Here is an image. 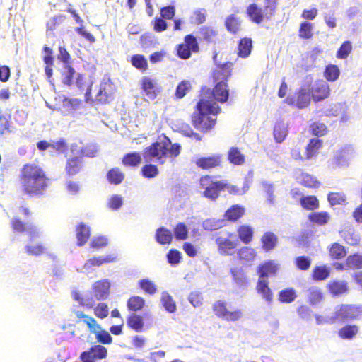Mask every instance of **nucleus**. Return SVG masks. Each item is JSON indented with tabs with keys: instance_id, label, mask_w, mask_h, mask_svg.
Listing matches in <instances>:
<instances>
[{
	"instance_id": "e433bc0d",
	"label": "nucleus",
	"mask_w": 362,
	"mask_h": 362,
	"mask_svg": "<svg viewBox=\"0 0 362 362\" xmlns=\"http://www.w3.org/2000/svg\"><path fill=\"white\" fill-rule=\"evenodd\" d=\"M297 291L293 288H286L278 293V300L282 303H291L297 298Z\"/></svg>"
},
{
	"instance_id": "5fc2aeb1",
	"label": "nucleus",
	"mask_w": 362,
	"mask_h": 362,
	"mask_svg": "<svg viewBox=\"0 0 362 362\" xmlns=\"http://www.w3.org/2000/svg\"><path fill=\"white\" fill-rule=\"evenodd\" d=\"M139 286L149 295H153L157 292V286L148 279H141L139 281Z\"/></svg>"
},
{
	"instance_id": "6e6552de",
	"label": "nucleus",
	"mask_w": 362,
	"mask_h": 362,
	"mask_svg": "<svg viewBox=\"0 0 362 362\" xmlns=\"http://www.w3.org/2000/svg\"><path fill=\"white\" fill-rule=\"evenodd\" d=\"M361 310L359 307L352 304H341L335 307L334 315L330 320L334 322L337 320H354L359 317Z\"/></svg>"
},
{
	"instance_id": "39448f33",
	"label": "nucleus",
	"mask_w": 362,
	"mask_h": 362,
	"mask_svg": "<svg viewBox=\"0 0 362 362\" xmlns=\"http://www.w3.org/2000/svg\"><path fill=\"white\" fill-rule=\"evenodd\" d=\"M262 8L256 4H251L246 8V14L250 21L256 24L262 23L264 20L270 21L276 12V8L272 3L264 0Z\"/></svg>"
},
{
	"instance_id": "de8ad7c7",
	"label": "nucleus",
	"mask_w": 362,
	"mask_h": 362,
	"mask_svg": "<svg viewBox=\"0 0 362 362\" xmlns=\"http://www.w3.org/2000/svg\"><path fill=\"white\" fill-rule=\"evenodd\" d=\"M313 23L308 21H303L300 24L298 30V36L303 40H309L313 36Z\"/></svg>"
},
{
	"instance_id": "423d86ee",
	"label": "nucleus",
	"mask_w": 362,
	"mask_h": 362,
	"mask_svg": "<svg viewBox=\"0 0 362 362\" xmlns=\"http://www.w3.org/2000/svg\"><path fill=\"white\" fill-rule=\"evenodd\" d=\"M199 183L202 188L204 189V196L211 200L216 199L219 197L220 192L223 190L226 185L221 181L212 182V177L210 175L202 176Z\"/></svg>"
},
{
	"instance_id": "393cba45",
	"label": "nucleus",
	"mask_w": 362,
	"mask_h": 362,
	"mask_svg": "<svg viewBox=\"0 0 362 362\" xmlns=\"http://www.w3.org/2000/svg\"><path fill=\"white\" fill-rule=\"evenodd\" d=\"M278 240L275 233L270 231L265 232L260 239L263 250L265 252L273 250L277 245Z\"/></svg>"
},
{
	"instance_id": "dca6fc26",
	"label": "nucleus",
	"mask_w": 362,
	"mask_h": 362,
	"mask_svg": "<svg viewBox=\"0 0 362 362\" xmlns=\"http://www.w3.org/2000/svg\"><path fill=\"white\" fill-rule=\"evenodd\" d=\"M214 86L211 91L210 88H203L202 93L212 94L214 98L221 103H226L229 96V90L228 88V83H214Z\"/></svg>"
},
{
	"instance_id": "f3484780",
	"label": "nucleus",
	"mask_w": 362,
	"mask_h": 362,
	"mask_svg": "<svg viewBox=\"0 0 362 362\" xmlns=\"http://www.w3.org/2000/svg\"><path fill=\"white\" fill-rule=\"evenodd\" d=\"M84 163L83 156H73L69 158L65 164V173L69 177H74L80 173L83 169Z\"/></svg>"
},
{
	"instance_id": "4d7b16f0",
	"label": "nucleus",
	"mask_w": 362,
	"mask_h": 362,
	"mask_svg": "<svg viewBox=\"0 0 362 362\" xmlns=\"http://www.w3.org/2000/svg\"><path fill=\"white\" fill-rule=\"evenodd\" d=\"M161 303L168 312L174 313L176 310L177 306L175 302L169 293L166 292L162 293Z\"/></svg>"
},
{
	"instance_id": "7c9ffc66",
	"label": "nucleus",
	"mask_w": 362,
	"mask_h": 362,
	"mask_svg": "<svg viewBox=\"0 0 362 362\" xmlns=\"http://www.w3.org/2000/svg\"><path fill=\"white\" fill-rule=\"evenodd\" d=\"M228 161L235 165H242L245 163V156L237 146H232L228 152Z\"/></svg>"
},
{
	"instance_id": "13d9d810",
	"label": "nucleus",
	"mask_w": 362,
	"mask_h": 362,
	"mask_svg": "<svg viewBox=\"0 0 362 362\" xmlns=\"http://www.w3.org/2000/svg\"><path fill=\"white\" fill-rule=\"evenodd\" d=\"M327 199L332 206L344 205L346 204V197L341 192H329L327 195Z\"/></svg>"
},
{
	"instance_id": "4468645a",
	"label": "nucleus",
	"mask_w": 362,
	"mask_h": 362,
	"mask_svg": "<svg viewBox=\"0 0 362 362\" xmlns=\"http://www.w3.org/2000/svg\"><path fill=\"white\" fill-rule=\"evenodd\" d=\"M107 354V349L102 345H94L88 351L81 354L83 362H96L98 360L105 358Z\"/></svg>"
},
{
	"instance_id": "e2e57ef3",
	"label": "nucleus",
	"mask_w": 362,
	"mask_h": 362,
	"mask_svg": "<svg viewBox=\"0 0 362 362\" xmlns=\"http://www.w3.org/2000/svg\"><path fill=\"white\" fill-rule=\"evenodd\" d=\"M158 169L156 165L146 164L141 168V173L146 178H153L158 175Z\"/></svg>"
},
{
	"instance_id": "09e8293b",
	"label": "nucleus",
	"mask_w": 362,
	"mask_h": 362,
	"mask_svg": "<svg viewBox=\"0 0 362 362\" xmlns=\"http://www.w3.org/2000/svg\"><path fill=\"white\" fill-rule=\"evenodd\" d=\"M64 69L62 73V83L66 86H71L74 82L76 71L71 64L64 65Z\"/></svg>"
},
{
	"instance_id": "f8f14e48",
	"label": "nucleus",
	"mask_w": 362,
	"mask_h": 362,
	"mask_svg": "<svg viewBox=\"0 0 362 362\" xmlns=\"http://www.w3.org/2000/svg\"><path fill=\"white\" fill-rule=\"evenodd\" d=\"M280 270V264L275 260H267L259 264L257 267L258 279H264L266 277L275 276Z\"/></svg>"
},
{
	"instance_id": "7ed1b4c3",
	"label": "nucleus",
	"mask_w": 362,
	"mask_h": 362,
	"mask_svg": "<svg viewBox=\"0 0 362 362\" xmlns=\"http://www.w3.org/2000/svg\"><path fill=\"white\" fill-rule=\"evenodd\" d=\"M74 314L77 318L76 322L77 324L81 322L85 324L88 327L89 332L95 335V339L98 343L110 344L112 342V337L110 333L103 329L94 317L86 315L81 310L74 311Z\"/></svg>"
},
{
	"instance_id": "0e129e2a",
	"label": "nucleus",
	"mask_w": 362,
	"mask_h": 362,
	"mask_svg": "<svg viewBox=\"0 0 362 362\" xmlns=\"http://www.w3.org/2000/svg\"><path fill=\"white\" fill-rule=\"evenodd\" d=\"M227 310L228 304L225 300H218L212 305L214 314L218 318H220Z\"/></svg>"
},
{
	"instance_id": "a878e982",
	"label": "nucleus",
	"mask_w": 362,
	"mask_h": 362,
	"mask_svg": "<svg viewBox=\"0 0 362 362\" xmlns=\"http://www.w3.org/2000/svg\"><path fill=\"white\" fill-rule=\"evenodd\" d=\"M237 233L240 240L245 245L250 243L254 238V228L247 224H243L238 227Z\"/></svg>"
},
{
	"instance_id": "c85d7f7f",
	"label": "nucleus",
	"mask_w": 362,
	"mask_h": 362,
	"mask_svg": "<svg viewBox=\"0 0 362 362\" xmlns=\"http://www.w3.org/2000/svg\"><path fill=\"white\" fill-rule=\"evenodd\" d=\"M117 259V256L116 255H109L105 257H93L88 259L85 264V267L92 268L95 267H100L104 264H109L116 262Z\"/></svg>"
},
{
	"instance_id": "a211bd4d",
	"label": "nucleus",
	"mask_w": 362,
	"mask_h": 362,
	"mask_svg": "<svg viewBox=\"0 0 362 362\" xmlns=\"http://www.w3.org/2000/svg\"><path fill=\"white\" fill-rule=\"evenodd\" d=\"M141 89L150 100H154L160 92V88L155 80L148 76H144L141 81Z\"/></svg>"
},
{
	"instance_id": "f257e3e1",
	"label": "nucleus",
	"mask_w": 362,
	"mask_h": 362,
	"mask_svg": "<svg viewBox=\"0 0 362 362\" xmlns=\"http://www.w3.org/2000/svg\"><path fill=\"white\" fill-rule=\"evenodd\" d=\"M18 180L22 192L28 197L42 196L49 185L45 171L34 163H27L23 165Z\"/></svg>"
},
{
	"instance_id": "0eeeda50",
	"label": "nucleus",
	"mask_w": 362,
	"mask_h": 362,
	"mask_svg": "<svg viewBox=\"0 0 362 362\" xmlns=\"http://www.w3.org/2000/svg\"><path fill=\"white\" fill-rule=\"evenodd\" d=\"M177 56L181 59H188L192 53L199 52V46L197 37L192 34L187 35L184 37V42L176 47Z\"/></svg>"
},
{
	"instance_id": "f03ea898",
	"label": "nucleus",
	"mask_w": 362,
	"mask_h": 362,
	"mask_svg": "<svg viewBox=\"0 0 362 362\" xmlns=\"http://www.w3.org/2000/svg\"><path fill=\"white\" fill-rule=\"evenodd\" d=\"M221 108L216 102L201 98L192 114L191 121L194 127L204 134L211 130L216 125L217 115Z\"/></svg>"
},
{
	"instance_id": "1a4fd4ad",
	"label": "nucleus",
	"mask_w": 362,
	"mask_h": 362,
	"mask_svg": "<svg viewBox=\"0 0 362 362\" xmlns=\"http://www.w3.org/2000/svg\"><path fill=\"white\" fill-rule=\"evenodd\" d=\"M216 244L221 255H231L238 246V240L233 233L226 232L216 239Z\"/></svg>"
},
{
	"instance_id": "9b49d317",
	"label": "nucleus",
	"mask_w": 362,
	"mask_h": 362,
	"mask_svg": "<svg viewBox=\"0 0 362 362\" xmlns=\"http://www.w3.org/2000/svg\"><path fill=\"white\" fill-rule=\"evenodd\" d=\"M311 98L315 103L322 101L330 95L329 85L324 80H317L308 89Z\"/></svg>"
},
{
	"instance_id": "cd10ccee",
	"label": "nucleus",
	"mask_w": 362,
	"mask_h": 362,
	"mask_svg": "<svg viewBox=\"0 0 362 362\" xmlns=\"http://www.w3.org/2000/svg\"><path fill=\"white\" fill-rule=\"evenodd\" d=\"M327 288L332 296L342 295L349 291L348 283L346 281H331L327 284Z\"/></svg>"
},
{
	"instance_id": "ea45409f",
	"label": "nucleus",
	"mask_w": 362,
	"mask_h": 362,
	"mask_svg": "<svg viewBox=\"0 0 362 362\" xmlns=\"http://www.w3.org/2000/svg\"><path fill=\"white\" fill-rule=\"evenodd\" d=\"M300 203L305 210L314 211L319 208L320 202L318 199L314 195L303 196L300 199Z\"/></svg>"
},
{
	"instance_id": "8fccbe9b",
	"label": "nucleus",
	"mask_w": 362,
	"mask_h": 362,
	"mask_svg": "<svg viewBox=\"0 0 362 362\" xmlns=\"http://www.w3.org/2000/svg\"><path fill=\"white\" fill-rule=\"evenodd\" d=\"M81 105V100L78 98L64 97L62 100V106L68 112H74L77 110Z\"/></svg>"
},
{
	"instance_id": "a19ab883",
	"label": "nucleus",
	"mask_w": 362,
	"mask_h": 362,
	"mask_svg": "<svg viewBox=\"0 0 362 362\" xmlns=\"http://www.w3.org/2000/svg\"><path fill=\"white\" fill-rule=\"evenodd\" d=\"M230 273L233 277V281L239 286H247L249 283L248 279L245 272L238 267L232 268Z\"/></svg>"
},
{
	"instance_id": "20e7f679",
	"label": "nucleus",
	"mask_w": 362,
	"mask_h": 362,
	"mask_svg": "<svg viewBox=\"0 0 362 362\" xmlns=\"http://www.w3.org/2000/svg\"><path fill=\"white\" fill-rule=\"evenodd\" d=\"M170 141L166 138L162 141H156L143 151V158L146 162H156L163 165L168 157V146Z\"/></svg>"
},
{
	"instance_id": "6ab92c4d",
	"label": "nucleus",
	"mask_w": 362,
	"mask_h": 362,
	"mask_svg": "<svg viewBox=\"0 0 362 362\" xmlns=\"http://www.w3.org/2000/svg\"><path fill=\"white\" fill-rule=\"evenodd\" d=\"M113 97V85L110 81L101 82L99 90L96 95V100L100 103H107L112 100Z\"/></svg>"
},
{
	"instance_id": "473e14b6",
	"label": "nucleus",
	"mask_w": 362,
	"mask_h": 362,
	"mask_svg": "<svg viewBox=\"0 0 362 362\" xmlns=\"http://www.w3.org/2000/svg\"><path fill=\"white\" fill-rule=\"evenodd\" d=\"M106 177L111 185H118L124 181L125 175L119 168L115 167L107 171Z\"/></svg>"
},
{
	"instance_id": "c9c22d12",
	"label": "nucleus",
	"mask_w": 362,
	"mask_h": 362,
	"mask_svg": "<svg viewBox=\"0 0 362 362\" xmlns=\"http://www.w3.org/2000/svg\"><path fill=\"white\" fill-rule=\"evenodd\" d=\"M298 180L300 185L308 188L317 189L320 186V182L315 177L307 173L300 174Z\"/></svg>"
},
{
	"instance_id": "4c0bfd02",
	"label": "nucleus",
	"mask_w": 362,
	"mask_h": 362,
	"mask_svg": "<svg viewBox=\"0 0 362 362\" xmlns=\"http://www.w3.org/2000/svg\"><path fill=\"white\" fill-rule=\"evenodd\" d=\"M27 254L33 256H40L47 252V247L42 243H34L32 240L25 247Z\"/></svg>"
},
{
	"instance_id": "4be33fe9",
	"label": "nucleus",
	"mask_w": 362,
	"mask_h": 362,
	"mask_svg": "<svg viewBox=\"0 0 362 362\" xmlns=\"http://www.w3.org/2000/svg\"><path fill=\"white\" fill-rule=\"evenodd\" d=\"M256 291L262 298L268 303H271L274 299V294L269 286V281L266 279H258L256 284Z\"/></svg>"
},
{
	"instance_id": "864d4df0",
	"label": "nucleus",
	"mask_w": 362,
	"mask_h": 362,
	"mask_svg": "<svg viewBox=\"0 0 362 362\" xmlns=\"http://www.w3.org/2000/svg\"><path fill=\"white\" fill-rule=\"evenodd\" d=\"M329 252L330 257L335 259H342L346 255L344 247L337 243L331 245Z\"/></svg>"
},
{
	"instance_id": "58836bf2",
	"label": "nucleus",
	"mask_w": 362,
	"mask_h": 362,
	"mask_svg": "<svg viewBox=\"0 0 362 362\" xmlns=\"http://www.w3.org/2000/svg\"><path fill=\"white\" fill-rule=\"evenodd\" d=\"M122 163L126 167H137L141 163V154L137 151L127 153L123 156Z\"/></svg>"
},
{
	"instance_id": "774afa93",
	"label": "nucleus",
	"mask_w": 362,
	"mask_h": 362,
	"mask_svg": "<svg viewBox=\"0 0 362 362\" xmlns=\"http://www.w3.org/2000/svg\"><path fill=\"white\" fill-rule=\"evenodd\" d=\"M346 264L351 268H362V255L358 254H354L349 255L346 260Z\"/></svg>"
},
{
	"instance_id": "a18cd8bd",
	"label": "nucleus",
	"mask_w": 362,
	"mask_h": 362,
	"mask_svg": "<svg viewBox=\"0 0 362 362\" xmlns=\"http://www.w3.org/2000/svg\"><path fill=\"white\" fill-rule=\"evenodd\" d=\"M308 298L310 305H317L323 300L324 295L320 288L313 286L308 290Z\"/></svg>"
},
{
	"instance_id": "3c124183",
	"label": "nucleus",
	"mask_w": 362,
	"mask_h": 362,
	"mask_svg": "<svg viewBox=\"0 0 362 362\" xmlns=\"http://www.w3.org/2000/svg\"><path fill=\"white\" fill-rule=\"evenodd\" d=\"M352 50L353 46L351 42L349 40H346L337 51L336 57L338 59H346L352 52Z\"/></svg>"
},
{
	"instance_id": "6e6d98bb",
	"label": "nucleus",
	"mask_w": 362,
	"mask_h": 362,
	"mask_svg": "<svg viewBox=\"0 0 362 362\" xmlns=\"http://www.w3.org/2000/svg\"><path fill=\"white\" fill-rule=\"evenodd\" d=\"M131 62L133 66L141 71L148 69V62L144 55L136 54L132 57Z\"/></svg>"
},
{
	"instance_id": "b1692460",
	"label": "nucleus",
	"mask_w": 362,
	"mask_h": 362,
	"mask_svg": "<svg viewBox=\"0 0 362 362\" xmlns=\"http://www.w3.org/2000/svg\"><path fill=\"white\" fill-rule=\"evenodd\" d=\"M322 147V140L318 138H313L310 139L305 147V158L306 160H310L317 156Z\"/></svg>"
},
{
	"instance_id": "aec40b11",
	"label": "nucleus",
	"mask_w": 362,
	"mask_h": 362,
	"mask_svg": "<svg viewBox=\"0 0 362 362\" xmlns=\"http://www.w3.org/2000/svg\"><path fill=\"white\" fill-rule=\"evenodd\" d=\"M246 214L245 206L235 204L229 207L224 213L223 218L226 221L235 223L243 218Z\"/></svg>"
},
{
	"instance_id": "2eb2a0df",
	"label": "nucleus",
	"mask_w": 362,
	"mask_h": 362,
	"mask_svg": "<svg viewBox=\"0 0 362 362\" xmlns=\"http://www.w3.org/2000/svg\"><path fill=\"white\" fill-rule=\"evenodd\" d=\"M232 65L231 62H226L217 66L211 75L213 83H228L231 76Z\"/></svg>"
},
{
	"instance_id": "ddd939ff",
	"label": "nucleus",
	"mask_w": 362,
	"mask_h": 362,
	"mask_svg": "<svg viewBox=\"0 0 362 362\" xmlns=\"http://www.w3.org/2000/svg\"><path fill=\"white\" fill-rule=\"evenodd\" d=\"M222 163L223 157L221 154H212L208 156H202L195 160V164L197 168L206 170L220 168L222 165Z\"/></svg>"
},
{
	"instance_id": "c03bdc74",
	"label": "nucleus",
	"mask_w": 362,
	"mask_h": 362,
	"mask_svg": "<svg viewBox=\"0 0 362 362\" xmlns=\"http://www.w3.org/2000/svg\"><path fill=\"white\" fill-rule=\"evenodd\" d=\"M145 300L139 296H131L127 302V306L130 311L137 312L141 310L145 306Z\"/></svg>"
},
{
	"instance_id": "c756f323",
	"label": "nucleus",
	"mask_w": 362,
	"mask_h": 362,
	"mask_svg": "<svg viewBox=\"0 0 362 362\" xmlns=\"http://www.w3.org/2000/svg\"><path fill=\"white\" fill-rule=\"evenodd\" d=\"M127 325L130 329L136 332H141L144 330V322L143 317L136 313H132L127 317Z\"/></svg>"
},
{
	"instance_id": "338daca9",
	"label": "nucleus",
	"mask_w": 362,
	"mask_h": 362,
	"mask_svg": "<svg viewBox=\"0 0 362 362\" xmlns=\"http://www.w3.org/2000/svg\"><path fill=\"white\" fill-rule=\"evenodd\" d=\"M294 263L296 267L302 271H307L311 265V259L310 257L305 255L297 257Z\"/></svg>"
},
{
	"instance_id": "412c9836",
	"label": "nucleus",
	"mask_w": 362,
	"mask_h": 362,
	"mask_svg": "<svg viewBox=\"0 0 362 362\" xmlns=\"http://www.w3.org/2000/svg\"><path fill=\"white\" fill-rule=\"evenodd\" d=\"M224 25L227 31L233 35H239L242 30V21L234 13L226 17Z\"/></svg>"
},
{
	"instance_id": "f704fd0d",
	"label": "nucleus",
	"mask_w": 362,
	"mask_h": 362,
	"mask_svg": "<svg viewBox=\"0 0 362 362\" xmlns=\"http://www.w3.org/2000/svg\"><path fill=\"white\" fill-rule=\"evenodd\" d=\"M308 218V220L313 224L317 226H324L329 222L330 216L328 212L321 211L318 212H311L309 214Z\"/></svg>"
},
{
	"instance_id": "603ef678",
	"label": "nucleus",
	"mask_w": 362,
	"mask_h": 362,
	"mask_svg": "<svg viewBox=\"0 0 362 362\" xmlns=\"http://www.w3.org/2000/svg\"><path fill=\"white\" fill-rule=\"evenodd\" d=\"M191 88V82L188 80H182L178 83L176 88L175 96L178 99H181L187 95Z\"/></svg>"
},
{
	"instance_id": "79ce46f5",
	"label": "nucleus",
	"mask_w": 362,
	"mask_h": 362,
	"mask_svg": "<svg viewBox=\"0 0 362 362\" xmlns=\"http://www.w3.org/2000/svg\"><path fill=\"white\" fill-rule=\"evenodd\" d=\"M256 250L251 247H243L238 251V257L240 260L246 262H253L257 257Z\"/></svg>"
},
{
	"instance_id": "5701e85b",
	"label": "nucleus",
	"mask_w": 362,
	"mask_h": 362,
	"mask_svg": "<svg viewBox=\"0 0 362 362\" xmlns=\"http://www.w3.org/2000/svg\"><path fill=\"white\" fill-rule=\"evenodd\" d=\"M253 47L252 40L249 37H244L239 40L237 47V55L240 58H247L251 54Z\"/></svg>"
},
{
	"instance_id": "bf43d9fd",
	"label": "nucleus",
	"mask_w": 362,
	"mask_h": 362,
	"mask_svg": "<svg viewBox=\"0 0 362 362\" xmlns=\"http://www.w3.org/2000/svg\"><path fill=\"white\" fill-rule=\"evenodd\" d=\"M310 132L312 135L321 136L327 134V128L324 123L315 122L310 124Z\"/></svg>"
},
{
	"instance_id": "680f3d73",
	"label": "nucleus",
	"mask_w": 362,
	"mask_h": 362,
	"mask_svg": "<svg viewBox=\"0 0 362 362\" xmlns=\"http://www.w3.org/2000/svg\"><path fill=\"white\" fill-rule=\"evenodd\" d=\"M203 39L207 42H212L218 35V31L209 26H203L200 29Z\"/></svg>"
},
{
	"instance_id": "2f4dec72",
	"label": "nucleus",
	"mask_w": 362,
	"mask_h": 362,
	"mask_svg": "<svg viewBox=\"0 0 362 362\" xmlns=\"http://www.w3.org/2000/svg\"><path fill=\"white\" fill-rule=\"evenodd\" d=\"M359 327L356 325H346L338 331V336L344 340H351L358 333Z\"/></svg>"
},
{
	"instance_id": "72a5a7b5",
	"label": "nucleus",
	"mask_w": 362,
	"mask_h": 362,
	"mask_svg": "<svg viewBox=\"0 0 362 362\" xmlns=\"http://www.w3.org/2000/svg\"><path fill=\"white\" fill-rule=\"evenodd\" d=\"M331 273V269L327 265L315 266L311 274V277L314 281H321L327 279Z\"/></svg>"
},
{
	"instance_id": "052dcab7",
	"label": "nucleus",
	"mask_w": 362,
	"mask_h": 362,
	"mask_svg": "<svg viewBox=\"0 0 362 362\" xmlns=\"http://www.w3.org/2000/svg\"><path fill=\"white\" fill-rule=\"evenodd\" d=\"M243 317V312L240 309L229 310L228 309L220 317L227 322H236L240 320Z\"/></svg>"
},
{
	"instance_id": "bb28decb",
	"label": "nucleus",
	"mask_w": 362,
	"mask_h": 362,
	"mask_svg": "<svg viewBox=\"0 0 362 362\" xmlns=\"http://www.w3.org/2000/svg\"><path fill=\"white\" fill-rule=\"evenodd\" d=\"M76 236L77 239V245L79 247L85 245L90 236V229L89 226L83 223H80L76 227Z\"/></svg>"
},
{
	"instance_id": "69168bd1",
	"label": "nucleus",
	"mask_w": 362,
	"mask_h": 362,
	"mask_svg": "<svg viewBox=\"0 0 362 362\" xmlns=\"http://www.w3.org/2000/svg\"><path fill=\"white\" fill-rule=\"evenodd\" d=\"M175 238L178 240H186L188 237V229L183 223H180L173 229Z\"/></svg>"
},
{
	"instance_id": "37998d69",
	"label": "nucleus",
	"mask_w": 362,
	"mask_h": 362,
	"mask_svg": "<svg viewBox=\"0 0 362 362\" xmlns=\"http://www.w3.org/2000/svg\"><path fill=\"white\" fill-rule=\"evenodd\" d=\"M156 240L161 245L170 244L173 240L172 233L165 227H160L156 230Z\"/></svg>"
},
{
	"instance_id": "9d476101",
	"label": "nucleus",
	"mask_w": 362,
	"mask_h": 362,
	"mask_svg": "<svg viewBox=\"0 0 362 362\" xmlns=\"http://www.w3.org/2000/svg\"><path fill=\"white\" fill-rule=\"evenodd\" d=\"M311 96L305 88H300L293 95L288 97L286 103L298 109H304L310 105Z\"/></svg>"
},
{
	"instance_id": "49530a36",
	"label": "nucleus",
	"mask_w": 362,
	"mask_h": 362,
	"mask_svg": "<svg viewBox=\"0 0 362 362\" xmlns=\"http://www.w3.org/2000/svg\"><path fill=\"white\" fill-rule=\"evenodd\" d=\"M340 76V70L338 66L329 64L325 66L324 71V77L327 81H335Z\"/></svg>"
}]
</instances>
